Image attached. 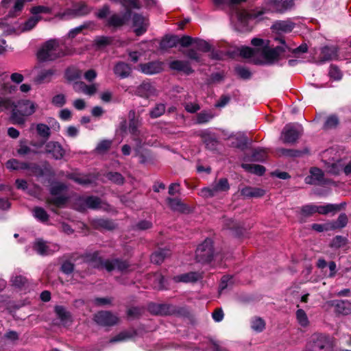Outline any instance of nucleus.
Listing matches in <instances>:
<instances>
[{
	"instance_id": "16",
	"label": "nucleus",
	"mask_w": 351,
	"mask_h": 351,
	"mask_svg": "<svg viewBox=\"0 0 351 351\" xmlns=\"http://www.w3.org/2000/svg\"><path fill=\"white\" fill-rule=\"evenodd\" d=\"M130 265L126 261H123L119 258H114L112 260H106L105 269L109 272L117 269L119 271H126Z\"/></svg>"
},
{
	"instance_id": "15",
	"label": "nucleus",
	"mask_w": 351,
	"mask_h": 351,
	"mask_svg": "<svg viewBox=\"0 0 351 351\" xmlns=\"http://www.w3.org/2000/svg\"><path fill=\"white\" fill-rule=\"evenodd\" d=\"M65 259L61 264L60 271L64 274L69 275L74 271L75 265L73 262L79 259L77 253H71L64 256Z\"/></svg>"
},
{
	"instance_id": "43",
	"label": "nucleus",
	"mask_w": 351,
	"mask_h": 351,
	"mask_svg": "<svg viewBox=\"0 0 351 351\" xmlns=\"http://www.w3.org/2000/svg\"><path fill=\"white\" fill-rule=\"evenodd\" d=\"M126 9V14L131 15V9H139L141 3L139 0H118Z\"/></svg>"
},
{
	"instance_id": "35",
	"label": "nucleus",
	"mask_w": 351,
	"mask_h": 351,
	"mask_svg": "<svg viewBox=\"0 0 351 351\" xmlns=\"http://www.w3.org/2000/svg\"><path fill=\"white\" fill-rule=\"evenodd\" d=\"M178 44V36L175 35L165 36L160 43L162 49H168L176 47Z\"/></svg>"
},
{
	"instance_id": "60",
	"label": "nucleus",
	"mask_w": 351,
	"mask_h": 351,
	"mask_svg": "<svg viewBox=\"0 0 351 351\" xmlns=\"http://www.w3.org/2000/svg\"><path fill=\"white\" fill-rule=\"evenodd\" d=\"M13 286L22 288L25 287L28 284V280L23 276H16L11 280Z\"/></svg>"
},
{
	"instance_id": "33",
	"label": "nucleus",
	"mask_w": 351,
	"mask_h": 351,
	"mask_svg": "<svg viewBox=\"0 0 351 351\" xmlns=\"http://www.w3.org/2000/svg\"><path fill=\"white\" fill-rule=\"evenodd\" d=\"M337 313L342 315L351 314V302L348 300H337L335 304Z\"/></svg>"
},
{
	"instance_id": "41",
	"label": "nucleus",
	"mask_w": 351,
	"mask_h": 351,
	"mask_svg": "<svg viewBox=\"0 0 351 351\" xmlns=\"http://www.w3.org/2000/svg\"><path fill=\"white\" fill-rule=\"evenodd\" d=\"M278 153L283 156L295 158L300 157L303 156L304 154L308 153V150L307 149H304V150H298L293 149L281 148L278 150Z\"/></svg>"
},
{
	"instance_id": "22",
	"label": "nucleus",
	"mask_w": 351,
	"mask_h": 351,
	"mask_svg": "<svg viewBox=\"0 0 351 351\" xmlns=\"http://www.w3.org/2000/svg\"><path fill=\"white\" fill-rule=\"evenodd\" d=\"M113 71L116 76L121 79H124L131 75L132 68L128 64L120 61L114 65Z\"/></svg>"
},
{
	"instance_id": "32",
	"label": "nucleus",
	"mask_w": 351,
	"mask_h": 351,
	"mask_svg": "<svg viewBox=\"0 0 351 351\" xmlns=\"http://www.w3.org/2000/svg\"><path fill=\"white\" fill-rule=\"evenodd\" d=\"M346 203L340 204H328L324 206H317V213L321 215H327L330 213H336L341 210Z\"/></svg>"
},
{
	"instance_id": "38",
	"label": "nucleus",
	"mask_w": 351,
	"mask_h": 351,
	"mask_svg": "<svg viewBox=\"0 0 351 351\" xmlns=\"http://www.w3.org/2000/svg\"><path fill=\"white\" fill-rule=\"evenodd\" d=\"M136 335L135 330L132 331H123L119 332L118 335L111 338L109 343H114L119 341H123L128 339H131Z\"/></svg>"
},
{
	"instance_id": "17",
	"label": "nucleus",
	"mask_w": 351,
	"mask_h": 351,
	"mask_svg": "<svg viewBox=\"0 0 351 351\" xmlns=\"http://www.w3.org/2000/svg\"><path fill=\"white\" fill-rule=\"evenodd\" d=\"M260 53V49H253L250 47H242L240 49V56L244 58H252L254 64H263L262 59L257 57Z\"/></svg>"
},
{
	"instance_id": "1",
	"label": "nucleus",
	"mask_w": 351,
	"mask_h": 351,
	"mask_svg": "<svg viewBox=\"0 0 351 351\" xmlns=\"http://www.w3.org/2000/svg\"><path fill=\"white\" fill-rule=\"evenodd\" d=\"M75 53L74 48L62 47L56 39H50L46 41L37 53V58L40 61H53L64 56H70Z\"/></svg>"
},
{
	"instance_id": "8",
	"label": "nucleus",
	"mask_w": 351,
	"mask_h": 351,
	"mask_svg": "<svg viewBox=\"0 0 351 351\" xmlns=\"http://www.w3.org/2000/svg\"><path fill=\"white\" fill-rule=\"evenodd\" d=\"M302 128H298L294 125L288 124L285 126L281 134V140L284 143H295L302 135Z\"/></svg>"
},
{
	"instance_id": "24",
	"label": "nucleus",
	"mask_w": 351,
	"mask_h": 351,
	"mask_svg": "<svg viewBox=\"0 0 351 351\" xmlns=\"http://www.w3.org/2000/svg\"><path fill=\"white\" fill-rule=\"evenodd\" d=\"M169 68L172 70L182 71L186 75H190L194 72L190 63L183 60H173L169 63Z\"/></svg>"
},
{
	"instance_id": "36",
	"label": "nucleus",
	"mask_w": 351,
	"mask_h": 351,
	"mask_svg": "<svg viewBox=\"0 0 351 351\" xmlns=\"http://www.w3.org/2000/svg\"><path fill=\"white\" fill-rule=\"evenodd\" d=\"M5 166L8 169L10 170H26L29 169V162H20L19 160L12 158L10 160H8L6 163Z\"/></svg>"
},
{
	"instance_id": "21",
	"label": "nucleus",
	"mask_w": 351,
	"mask_h": 351,
	"mask_svg": "<svg viewBox=\"0 0 351 351\" xmlns=\"http://www.w3.org/2000/svg\"><path fill=\"white\" fill-rule=\"evenodd\" d=\"M171 304L149 303L147 306L148 311L156 315H169Z\"/></svg>"
},
{
	"instance_id": "23",
	"label": "nucleus",
	"mask_w": 351,
	"mask_h": 351,
	"mask_svg": "<svg viewBox=\"0 0 351 351\" xmlns=\"http://www.w3.org/2000/svg\"><path fill=\"white\" fill-rule=\"evenodd\" d=\"M73 89L77 93H83L90 96L97 92V85L96 84L87 85L84 82L80 81L74 83Z\"/></svg>"
},
{
	"instance_id": "62",
	"label": "nucleus",
	"mask_w": 351,
	"mask_h": 351,
	"mask_svg": "<svg viewBox=\"0 0 351 351\" xmlns=\"http://www.w3.org/2000/svg\"><path fill=\"white\" fill-rule=\"evenodd\" d=\"M106 178L117 184H122L124 182V178L118 172H109L106 175Z\"/></svg>"
},
{
	"instance_id": "46",
	"label": "nucleus",
	"mask_w": 351,
	"mask_h": 351,
	"mask_svg": "<svg viewBox=\"0 0 351 351\" xmlns=\"http://www.w3.org/2000/svg\"><path fill=\"white\" fill-rule=\"evenodd\" d=\"M348 223V217L345 213H341L337 218L336 221L330 222V226L331 230H335L337 228H344Z\"/></svg>"
},
{
	"instance_id": "55",
	"label": "nucleus",
	"mask_w": 351,
	"mask_h": 351,
	"mask_svg": "<svg viewBox=\"0 0 351 351\" xmlns=\"http://www.w3.org/2000/svg\"><path fill=\"white\" fill-rule=\"evenodd\" d=\"M36 131L40 136L48 139L50 136V128L48 125L44 123H38L36 125Z\"/></svg>"
},
{
	"instance_id": "9",
	"label": "nucleus",
	"mask_w": 351,
	"mask_h": 351,
	"mask_svg": "<svg viewBox=\"0 0 351 351\" xmlns=\"http://www.w3.org/2000/svg\"><path fill=\"white\" fill-rule=\"evenodd\" d=\"M79 258H82L83 262L92 264L94 268L105 269L106 260H104L100 256L98 251L94 252H86L82 255H79Z\"/></svg>"
},
{
	"instance_id": "53",
	"label": "nucleus",
	"mask_w": 351,
	"mask_h": 351,
	"mask_svg": "<svg viewBox=\"0 0 351 351\" xmlns=\"http://www.w3.org/2000/svg\"><path fill=\"white\" fill-rule=\"evenodd\" d=\"M144 312L145 308L143 307L133 306L128 309L127 315L132 319H138L142 316Z\"/></svg>"
},
{
	"instance_id": "57",
	"label": "nucleus",
	"mask_w": 351,
	"mask_h": 351,
	"mask_svg": "<svg viewBox=\"0 0 351 351\" xmlns=\"http://www.w3.org/2000/svg\"><path fill=\"white\" fill-rule=\"evenodd\" d=\"M65 76L67 80L70 82L75 81L80 78L81 71L74 68L67 69L65 72Z\"/></svg>"
},
{
	"instance_id": "48",
	"label": "nucleus",
	"mask_w": 351,
	"mask_h": 351,
	"mask_svg": "<svg viewBox=\"0 0 351 351\" xmlns=\"http://www.w3.org/2000/svg\"><path fill=\"white\" fill-rule=\"evenodd\" d=\"M348 241L347 237L337 235L332 239L329 245L331 248L338 249L345 246L348 243Z\"/></svg>"
},
{
	"instance_id": "45",
	"label": "nucleus",
	"mask_w": 351,
	"mask_h": 351,
	"mask_svg": "<svg viewBox=\"0 0 351 351\" xmlns=\"http://www.w3.org/2000/svg\"><path fill=\"white\" fill-rule=\"evenodd\" d=\"M54 311L58 316V317L62 322H66L71 319V314L69 311H66L65 307L63 306L57 305L54 308Z\"/></svg>"
},
{
	"instance_id": "49",
	"label": "nucleus",
	"mask_w": 351,
	"mask_h": 351,
	"mask_svg": "<svg viewBox=\"0 0 351 351\" xmlns=\"http://www.w3.org/2000/svg\"><path fill=\"white\" fill-rule=\"evenodd\" d=\"M252 160L255 162H263L267 158V153L265 149H256L252 154Z\"/></svg>"
},
{
	"instance_id": "27",
	"label": "nucleus",
	"mask_w": 351,
	"mask_h": 351,
	"mask_svg": "<svg viewBox=\"0 0 351 351\" xmlns=\"http://www.w3.org/2000/svg\"><path fill=\"white\" fill-rule=\"evenodd\" d=\"M294 27L295 23L291 21H277L272 25L271 29L278 32L289 33Z\"/></svg>"
},
{
	"instance_id": "58",
	"label": "nucleus",
	"mask_w": 351,
	"mask_h": 351,
	"mask_svg": "<svg viewBox=\"0 0 351 351\" xmlns=\"http://www.w3.org/2000/svg\"><path fill=\"white\" fill-rule=\"evenodd\" d=\"M301 215L304 217H310L314 213H317V206L313 204H306L301 207Z\"/></svg>"
},
{
	"instance_id": "47",
	"label": "nucleus",
	"mask_w": 351,
	"mask_h": 351,
	"mask_svg": "<svg viewBox=\"0 0 351 351\" xmlns=\"http://www.w3.org/2000/svg\"><path fill=\"white\" fill-rule=\"evenodd\" d=\"M328 75L330 79L339 81L343 77V73L341 69L335 64H330L329 67Z\"/></svg>"
},
{
	"instance_id": "40",
	"label": "nucleus",
	"mask_w": 351,
	"mask_h": 351,
	"mask_svg": "<svg viewBox=\"0 0 351 351\" xmlns=\"http://www.w3.org/2000/svg\"><path fill=\"white\" fill-rule=\"evenodd\" d=\"M169 315L188 317L190 315V311L186 306H177L171 304Z\"/></svg>"
},
{
	"instance_id": "42",
	"label": "nucleus",
	"mask_w": 351,
	"mask_h": 351,
	"mask_svg": "<svg viewBox=\"0 0 351 351\" xmlns=\"http://www.w3.org/2000/svg\"><path fill=\"white\" fill-rule=\"evenodd\" d=\"M34 250L39 254L45 256L50 254L49 248L42 239H38L34 244Z\"/></svg>"
},
{
	"instance_id": "52",
	"label": "nucleus",
	"mask_w": 351,
	"mask_h": 351,
	"mask_svg": "<svg viewBox=\"0 0 351 351\" xmlns=\"http://www.w3.org/2000/svg\"><path fill=\"white\" fill-rule=\"evenodd\" d=\"M165 109L166 107L164 104H156V106L149 111V116L152 119L158 118L165 113Z\"/></svg>"
},
{
	"instance_id": "11",
	"label": "nucleus",
	"mask_w": 351,
	"mask_h": 351,
	"mask_svg": "<svg viewBox=\"0 0 351 351\" xmlns=\"http://www.w3.org/2000/svg\"><path fill=\"white\" fill-rule=\"evenodd\" d=\"M132 26L134 29L135 34L138 36L145 34L148 28V20L139 14H134L132 16Z\"/></svg>"
},
{
	"instance_id": "61",
	"label": "nucleus",
	"mask_w": 351,
	"mask_h": 351,
	"mask_svg": "<svg viewBox=\"0 0 351 351\" xmlns=\"http://www.w3.org/2000/svg\"><path fill=\"white\" fill-rule=\"evenodd\" d=\"M339 124V119L335 115L329 116L324 125V128L325 130H330L336 128Z\"/></svg>"
},
{
	"instance_id": "7",
	"label": "nucleus",
	"mask_w": 351,
	"mask_h": 351,
	"mask_svg": "<svg viewBox=\"0 0 351 351\" xmlns=\"http://www.w3.org/2000/svg\"><path fill=\"white\" fill-rule=\"evenodd\" d=\"M95 322L103 326H113L117 325L119 321V317L109 311H101L94 315Z\"/></svg>"
},
{
	"instance_id": "34",
	"label": "nucleus",
	"mask_w": 351,
	"mask_h": 351,
	"mask_svg": "<svg viewBox=\"0 0 351 351\" xmlns=\"http://www.w3.org/2000/svg\"><path fill=\"white\" fill-rule=\"evenodd\" d=\"M80 201L88 208L98 209L101 207V200L96 196H88L80 199Z\"/></svg>"
},
{
	"instance_id": "12",
	"label": "nucleus",
	"mask_w": 351,
	"mask_h": 351,
	"mask_svg": "<svg viewBox=\"0 0 351 351\" xmlns=\"http://www.w3.org/2000/svg\"><path fill=\"white\" fill-rule=\"evenodd\" d=\"M269 5L272 12L282 14L291 10L294 3L293 0H271Z\"/></svg>"
},
{
	"instance_id": "13",
	"label": "nucleus",
	"mask_w": 351,
	"mask_h": 351,
	"mask_svg": "<svg viewBox=\"0 0 351 351\" xmlns=\"http://www.w3.org/2000/svg\"><path fill=\"white\" fill-rule=\"evenodd\" d=\"M338 58V49L335 46H324L320 49L318 62L324 63L326 62L336 60Z\"/></svg>"
},
{
	"instance_id": "59",
	"label": "nucleus",
	"mask_w": 351,
	"mask_h": 351,
	"mask_svg": "<svg viewBox=\"0 0 351 351\" xmlns=\"http://www.w3.org/2000/svg\"><path fill=\"white\" fill-rule=\"evenodd\" d=\"M234 70L236 73L243 80H248L252 77V73L246 67L237 66Z\"/></svg>"
},
{
	"instance_id": "29",
	"label": "nucleus",
	"mask_w": 351,
	"mask_h": 351,
	"mask_svg": "<svg viewBox=\"0 0 351 351\" xmlns=\"http://www.w3.org/2000/svg\"><path fill=\"white\" fill-rule=\"evenodd\" d=\"M265 194V190L257 187L245 186L241 190V195L246 198L261 197Z\"/></svg>"
},
{
	"instance_id": "28",
	"label": "nucleus",
	"mask_w": 351,
	"mask_h": 351,
	"mask_svg": "<svg viewBox=\"0 0 351 351\" xmlns=\"http://www.w3.org/2000/svg\"><path fill=\"white\" fill-rule=\"evenodd\" d=\"M128 15L125 13L123 15L114 14L110 16L107 21V26L114 28H119L125 25L128 21Z\"/></svg>"
},
{
	"instance_id": "10",
	"label": "nucleus",
	"mask_w": 351,
	"mask_h": 351,
	"mask_svg": "<svg viewBox=\"0 0 351 351\" xmlns=\"http://www.w3.org/2000/svg\"><path fill=\"white\" fill-rule=\"evenodd\" d=\"M135 95L145 99H148L151 97L157 96L158 92L155 86L151 82L144 81L136 87Z\"/></svg>"
},
{
	"instance_id": "37",
	"label": "nucleus",
	"mask_w": 351,
	"mask_h": 351,
	"mask_svg": "<svg viewBox=\"0 0 351 351\" xmlns=\"http://www.w3.org/2000/svg\"><path fill=\"white\" fill-rule=\"evenodd\" d=\"M215 116V114L211 110H203L197 114L195 123L197 124L208 123Z\"/></svg>"
},
{
	"instance_id": "2",
	"label": "nucleus",
	"mask_w": 351,
	"mask_h": 351,
	"mask_svg": "<svg viewBox=\"0 0 351 351\" xmlns=\"http://www.w3.org/2000/svg\"><path fill=\"white\" fill-rule=\"evenodd\" d=\"M333 347L332 338L327 334H313L306 346L308 351H330Z\"/></svg>"
},
{
	"instance_id": "5",
	"label": "nucleus",
	"mask_w": 351,
	"mask_h": 351,
	"mask_svg": "<svg viewBox=\"0 0 351 351\" xmlns=\"http://www.w3.org/2000/svg\"><path fill=\"white\" fill-rule=\"evenodd\" d=\"M213 243L210 239H206L198 245L195 252L197 261L202 263H210L213 258Z\"/></svg>"
},
{
	"instance_id": "25",
	"label": "nucleus",
	"mask_w": 351,
	"mask_h": 351,
	"mask_svg": "<svg viewBox=\"0 0 351 351\" xmlns=\"http://www.w3.org/2000/svg\"><path fill=\"white\" fill-rule=\"evenodd\" d=\"M90 8L86 3L80 2L75 4L72 9L68 10L67 13L73 17H78L85 16L90 13Z\"/></svg>"
},
{
	"instance_id": "51",
	"label": "nucleus",
	"mask_w": 351,
	"mask_h": 351,
	"mask_svg": "<svg viewBox=\"0 0 351 351\" xmlns=\"http://www.w3.org/2000/svg\"><path fill=\"white\" fill-rule=\"evenodd\" d=\"M33 215L35 218L42 222H45L49 219V215L46 210L41 207L36 206L34 208Z\"/></svg>"
},
{
	"instance_id": "26",
	"label": "nucleus",
	"mask_w": 351,
	"mask_h": 351,
	"mask_svg": "<svg viewBox=\"0 0 351 351\" xmlns=\"http://www.w3.org/2000/svg\"><path fill=\"white\" fill-rule=\"evenodd\" d=\"M311 176L305 178V182L309 184H319L324 179V172L317 167H313L310 170Z\"/></svg>"
},
{
	"instance_id": "39",
	"label": "nucleus",
	"mask_w": 351,
	"mask_h": 351,
	"mask_svg": "<svg viewBox=\"0 0 351 351\" xmlns=\"http://www.w3.org/2000/svg\"><path fill=\"white\" fill-rule=\"evenodd\" d=\"M241 167L245 171L254 173L258 176H262L265 172V168L261 165H254V164H242Z\"/></svg>"
},
{
	"instance_id": "50",
	"label": "nucleus",
	"mask_w": 351,
	"mask_h": 351,
	"mask_svg": "<svg viewBox=\"0 0 351 351\" xmlns=\"http://www.w3.org/2000/svg\"><path fill=\"white\" fill-rule=\"evenodd\" d=\"M252 328L258 332H262L265 328V322L259 317H255L251 322Z\"/></svg>"
},
{
	"instance_id": "54",
	"label": "nucleus",
	"mask_w": 351,
	"mask_h": 351,
	"mask_svg": "<svg viewBox=\"0 0 351 351\" xmlns=\"http://www.w3.org/2000/svg\"><path fill=\"white\" fill-rule=\"evenodd\" d=\"M40 20V16H32L28 19L22 26V31L27 32L32 29Z\"/></svg>"
},
{
	"instance_id": "64",
	"label": "nucleus",
	"mask_w": 351,
	"mask_h": 351,
	"mask_svg": "<svg viewBox=\"0 0 351 351\" xmlns=\"http://www.w3.org/2000/svg\"><path fill=\"white\" fill-rule=\"evenodd\" d=\"M112 38L109 36H98L95 40V45L98 47H103L112 43Z\"/></svg>"
},
{
	"instance_id": "30",
	"label": "nucleus",
	"mask_w": 351,
	"mask_h": 351,
	"mask_svg": "<svg viewBox=\"0 0 351 351\" xmlns=\"http://www.w3.org/2000/svg\"><path fill=\"white\" fill-rule=\"evenodd\" d=\"M170 256L171 251L169 249H159L152 254L150 259L152 263L160 265Z\"/></svg>"
},
{
	"instance_id": "18",
	"label": "nucleus",
	"mask_w": 351,
	"mask_h": 351,
	"mask_svg": "<svg viewBox=\"0 0 351 351\" xmlns=\"http://www.w3.org/2000/svg\"><path fill=\"white\" fill-rule=\"evenodd\" d=\"M139 66L141 71L147 75L156 74L162 71V63L158 61L141 64Z\"/></svg>"
},
{
	"instance_id": "31",
	"label": "nucleus",
	"mask_w": 351,
	"mask_h": 351,
	"mask_svg": "<svg viewBox=\"0 0 351 351\" xmlns=\"http://www.w3.org/2000/svg\"><path fill=\"white\" fill-rule=\"evenodd\" d=\"M200 276L197 272H189L181 275L176 276L173 280L176 282H194L198 280Z\"/></svg>"
},
{
	"instance_id": "3",
	"label": "nucleus",
	"mask_w": 351,
	"mask_h": 351,
	"mask_svg": "<svg viewBox=\"0 0 351 351\" xmlns=\"http://www.w3.org/2000/svg\"><path fill=\"white\" fill-rule=\"evenodd\" d=\"M67 189L68 186L66 184L60 182H55L49 189L50 194L55 197H47L46 199L47 204L54 205L56 207H62L65 205L69 200V197L62 195L61 193L66 191Z\"/></svg>"
},
{
	"instance_id": "63",
	"label": "nucleus",
	"mask_w": 351,
	"mask_h": 351,
	"mask_svg": "<svg viewBox=\"0 0 351 351\" xmlns=\"http://www.w3.org/2000/svg\"><path fill=\"white\" fill-rule=\"evenodd\" d=\"M69 178L73 180L75 182L82 185H88L92 183V180L87 176H79L75 174H71L69 176Z\"/></svg>"
},
{
	"instance_id": "20",
	"label": "nucleus",
	"mask_w": 351,
	"mask_h": 351,
	"mask_svg": "<svg viewBox=\"0 0 351 351\" xmlns=\"http://www.w3.org/2000/svg\"><path fill=\"white\" fill-rule=\"evenodd\" d=\"M166 202L173 211H177L181 213H186L189 211V206L183 203L180 198L167 197Z\"/></svg>"
},
{
	"instance_id": "44",
	"label": "nucleus",
	"mask_w": 351,
	"mask_h": 351,
	"mask_svg": "<svg viewBox=\"0 0 351 351\" xmlns=\"http://www.w3.org/2000/svg\"><path fill=\"white\" fill-rule=\"evenodd\" d=\"M55 71L53 69L43 70L39 73L36 78V82L38 83L48 82L51 80L52 76L54 75Z\"/></svg>"
},
{
	"instance_id": "4",
	"label": "nucleus",
	"mask_w": 351,
	"mask_h": 351,
	"mask_svg": "<svg viewBox=\"0 0 351 351\" xmlns=\"http://www.w3.org/2000/svg\"><path fill=\"white\" fill-rule=\"evenodd\" d=\"M230 189V184L227 178H221L214 182L210 186L202 188L199 194L203 198L208 199L217 195L221 192H226Z\"/></svg>"
},
{
	"instance_id": "6",
	"label": "nucleus",
	"mask_w": 351,
	"mask_h": 351,
	"mask_svg": "<svg viewBox=\"0 0 351 351\" xmlns=\"http://www.w3.org/2000/svg\"><path fill=\"white\" fill-rule=\"evenodd\" d=\"M285 52V47H276L274 48H269L264 47L260 53L263 58V64H271L280 59V56Z\"/></svg>"
},
{
	"instance_id": "56",
	"label": "nucleus",
	"mask_w": 351,
	"mask_h": 351,
	"mask_svg": "<svg viewBox=\"0 0 351 351\" xmlns=\"http://www.w3.org/2000/svg\"><path fill=\"white\" fill-rule=\"evenodd\" d=\"M111 146H112V141L103 140L97 144L95 151L98 154H102L106 153L107 151H108L109 149L111 147Z\"/></svg>"
},
{
	"instance_id": "14",
	"label": "nucleus",
	"mask_w": 351,
	"mask_h": 351,
	"mask_svg": "<svg viewBox=\"0 0 351 351\" xmlns=\"http://www.w3.org/2000/svg\"><path fill=\"white\" fill-rule=\"evenodd\" d=\"M45 153L51 154L56 160H60L64 157L65 150L58 142L49 141L45 145Z\"/></svg>"
},
{
	"instance_id": "19",
	"label": "nucleus",
	"mask_w": 351,
	"mask_h": 351,
	"mask_svg": "<svg viewBox=\"0 0 351 351\" xmlns=\"http://www.w3.org/2000/svg\"><path fill=\"white\" fill-rule=\"evenodd\" d=\"M14 108L18 110L21 115L29 116L35 112V104L29 100L19 101Z\"/></svg>"
}]
</instances>
